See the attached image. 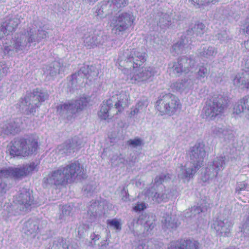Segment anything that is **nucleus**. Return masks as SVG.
<instances>
[{
    "mask_svg": "<svg viewBox=\"0 0 249 249\" xmlns=\"http://www.w3.org/2000/svg\"><path fill=\"white\" fill-rule=\"evenodd\" d=\"M95 68L92 66L84 65L80 70L71 75L72 83L81 82L84 78L90 80L95 79L98 76V72L95 70Z\"/></svg>",
    "mask_w": 249,
    "mask_h": 249,
    "instance_id": "a211bd4d",
    "label": "nucleus"
},
{
    "mask_svg": "<svg viewBox=\"0 0 249 249\" xmlns=\"http://www.w3.org/2000/svg\"><path fill=\"white\" fill-rule=\"evenodd\" d=\"M228 99L227 96L218 95L208 99L203 109L205 115L210 119L222 114L227 108Z\"/></svg>",
    "mask_w": 249,
    "mask_h": 249,
    "instance_id": "20e7f679",
    "label": "nucleus"
},
{
    "mask_svg": "<svg viewBox=\"0 0 249 249\" xmlns=\"http://www.w3.org/2000/svg\"><path fill=\"white\" fill-rule=\"evenodd\" d=\"M199 54L205 57L213 56L216 53V51L214 47L212 46H205L199 51Z\"/></svg>",
    "mask_w": 249,
    "mask_h": 249,
    "instance_id": "4c0bfd02",
    "label": "nucleus"
},
{
    "mask_svg": "<svg viewBox=\"0 0 249 249\" xmlns=\"http://www.w3.org/2000/svg\"><path fill=\"white\" fill-rule=\"evenodd\" d=\"M243 27L244 32L247 35H249V15L245 19L244 23H243Z\"/></svg>",
    "mask_w": 249,
    "mask_h": 249,
    "instance_id": "69168bd1",
    "label": "nucleus"
},
{
    "mask_svg": "<svg viewBox=\"0 0 249 249\" xmlns=\"http://www.w3.org/2000/svg\"><path fill=\"white\" fill-rule=\"evenodd\" d=\"M221 138L223 139L227 143L231 142L233 141L234 134L233 131L231 129L223 127V130Z\"/></svg>",
    "mask_w": 249,
    "mask_h": 249,
    "instance_id": "a19ab883",
    "label": "nucleus"
},
{
    "mask_svg": "<svg viewBox=\"0 0 249 249\" xmlns=\"http://www.w3.org/2000/svg\"><path fill=\"white\" fill-rule=\"evenodd\" d=\"M73 208L70 205H65L62 207L60 219H66L65 216H69L71 213Z\"/></svg>",
    "mask_w": 249,
    "mask_h": 249,
    "instance_id": "de8ad7c7",
    "label": "nucleus"
},
{
    "mask_svg": "<svg viewBox=\"0 0 249 249\" xmlns=\"http://www.w3.org/2000/svg\"><path fill=\"white\" fill-rule=\"evenodd\" d=\"M67 184L68 182L64 173L63 166L52 171L43 179V185L45 188H55Z\"/></svg>",
    "mask_w": 249,
    "mask_h": 249,
    "instance_id": "1a4fd4ad",
    "label": "nucleus"
},
{
    "mask_svg": "<svg viewBox=\"0 0 249 249\" xmlns=\"http://www.w3.org/2000/svg\"><path fill=\"white\" fill-rule=\"evenodd\" d=\"M189 41V36H182L180 39L173 45V51L178 54L183 53L185 50L188 47L189 45L191 44Z\"/></svg>",
    "mask_w": 249,
    "mask_h": 249,
    "instance_id": "7c9ffc66",
    "label": "nucleus"
},
{
    "mask_svg": "<svg viewBox=\"0 0 249 249\" xmlns=\"http://www.w3.org/2000/svg\"><path fill=\"white\" fill-rule=\"evenodd\" d=\"M167 249H200L199 243L195 240H181L171 243Z\"/></svg>",
    "mask_w": 249,
    "mask_h": 249,
    "instance_id": "5701e85b",
    "label": "nucleus"
},
{
    "mask_svg": "<svg viewBox=\"0 0 249 249\" xmlns=\"http://www.w3.org/2000/svg\"><path fill=\"white\" fill-rule=\"evenodd\" d=\"M83 189L84 192L87 195H91V194L94 191L95 187L93 183H92L86 185L84 187Z\"/></svg>",
    "mask_w": 249,
    "mask_h": 249,
    "instance_id": "603ef678",
    "label": "nucleus"
},
{
    "mask_svg": "<svg viewBox=\"0 0 249 249\" xmlns=\"http://www.w3.org/2000/svg\"><path fill=\"white\" fill-rule=\"evenodd\" d=\"M64 71V67L59 61H54L46 67L45 72L47 75L53 77Z\"/></svg>",
    "mask_w": 249,
    "mask_h": 249,
    "instance_id": "cd10ccee",
    "label": "nucleus"
},
{
    "mask_svg": "<svg viewBox=\"0 0 249 249\" xmlns=\"http://www.w3.org/2000/svg\"><path fill=\"white\" fill-rule=\"evenodd\" d=\"M107 224L113 228L116 231H120L122 229L121 224L120 221L115 218L107 220Z\"/></svg>",
    "mask_w": 249,
    "mask_h": 249,
    "instance_id": "49530a36",
    "label": "nucleus"
},
{
    "mask_svg": "<svg viewBox=\"0 0 249 249\" xmlns=\"http://www.w3.org/2000/svg\"><path fill=\"white\" fill-rule=\"evenodd\" d=\"M170 179V175L169 174L162 173L155 178L154 179V184L157 186L159 185L163 182L168 181Z\"/></svg>",
    "mask_w": 249,
    "mask_h": 249,
    "instance_id": "37998d69",
    "label": "nucleus"
},
{
    "mask_svg": "<svg viewBox=\"0 0 249 249\" xmlns=\"http://www.w3.org/2000/svg\"><path fill=\"white\" fill-rule=\"evenodd\" d=\"M171 87L174 91H182L185 89L182 80L180 81L173 83Z\"/></svg>",
    "mask_w": 249,
    "mask_h": 249,
    "instance_id": "8fccbe9b",
    "label": "nucleus"
},
{
    "mask_svg": "<svg viewBox=\"0 0 249 249\" xmlns=\"http://www.w3.org/2000/svg\"><path fill=\"white\" fill-rule=\"evenodd\" d=\"M146 206L143 202L138 203L134 207L133 209L136 212H140L146 209Z\"/></svg>",
    "mask_w": 249,
    "mask_h": 249,
    "instance_id": "052dcab7",
    "label": "nucleus"
},
{
    "mask_svg": "<svg viewBox=\"0 0 249 249\" xmlns=\"http://www.w3.org/2000/svg\"><path fill=\"white\" fill-rule=\"evenodd\" d=\"M88 102V98L81 97L74 101L58 105L57 107V111L62 115L65 114H75L86 107Z\"/></svg>",
    "mask_w": 249,
    "mask_h": 249,
    "instance_id": "9b49d317",
    "label": "nucleus"
},
{
    "mask_svg": "<svg viewBox=\"0 0 249 249\" xmlns=\"http://www.w3.org/2000/svg\"><path fill=\"white\" fill-rule=\"evenodd\" d=\"M249 73L244 70L242 72L237 74L233 79L234 85L237 87L249 89Z\"/></svg>",
    "mask_w": 249,
    "mask_h": 249,
    "instance_id": "bb28decb",
    "label": "nucleus"
},
{
    "mask_svg": "<svg viewBox=\"0 0 249 249\" xmlns=\"http://www.w3.org/2000/svg\"><path fill=\"white\" fill-rule=\"evenodd\" d=\"M216 37L220 41H225L227 39V33L225 31H221L217 34Z\"/></svg>",
    "mask_w": 249,
    "mask_h": 249,
    "instance_id": "bf43d9fd",
    "label": "nucleus"
},
{
    "mask_svg": "<svg viewBox=\"0 0 249 249\" xmlns=\"http://www.w3.org/2000/svg\"><path fill=\"white\" fill-rule=\"evenodd\" d=\"M33 197L29 190L23 188L19 190L18 194L14 197L13 202L19 211L26 212L33 203Z\"/></svg>",
    "mask_w": 249,
    "mask_h": 249,
    "instance_id": "4468645a",
    "label": "nucleus"
},
{
    "mask_svg": "<svg viewBox=\"0 0 249 249\" xmlns=\"http://www.w3.org/2000/svg\"><path fill=\"white\" fill-rule=\"evenodd\" d=\"M119 65L126 69L141 66L146 61V54L138 49H127L121 52L119 56Z\"/></svg>",
    "mask_w": 249,
    "mask_h": 249,
    "instance_id": "7ed1b4c3",
    "label": "nucleus"
},
{
    "mask_svg": "<svg viewBox=\"0 0 249 249\" xmlns=\"http://www.w3.org/2000/svg\"><path fill=\"white\" fill-rule=\"evenodd\" d=\"M48 97L47 92L36 88L21 99L19 106L22 109L25 110L27 114L33 113L36 112V109L40 106V103L44 102Z\"/></svg>",
    "mask_w": 249,
    "mask_h": 249,
    "instance_id": "39448f33",
    "label": "nucleus"
},
{
    "mask_svg": "<svg viewBox=\"0 0 249 249\" xmlns=\"http://www.w3.org/2000/svg\"><path fill=\"white\" fill-rule=\"evenodd\" d=\"M109 7V6H107V1H105L104 3H103L101 6H98L97 9L95 11V15L96 16H99L100 18H102L105 16H106L107 14H109V12H107V10Z\"/></svg>",
    "mask_w": 249,
    "mask_h": 249,
    "instance_id": "c03bdc74",
    "label": "nucleus"
},
{
    "mask_svg": "<svg viewBox=\"0 0 249 249\" xmlns=\"http://www.w3.org/2000/svg\"><path fill=\"white\" fill-rule=\"evenodd\" d=\"M71 247L68 246L66 241L63 238H56L53 243L52 249H71Z\"/></svg>",
    "mask_w": 249,
    "mask_h": 249,
    "instance_id": "ea45409f",
    "label": "nucleus"
},
{
    "mask_svg": "<svg viewBox=\"0 0 249 249\" xmlns=\"http://www.w3.org/2000/svg\"><path fill=\"white\" fill-rule=\"evenodd\" d=\"M234 113L239 114L243 112H249V106L246 97H244L241 99L234 106Z\"/></svg>",
    "mask_w": 249,
    "mask_h": 249,
    "instance_id": "f704fd0d",
    "label": "nucleus"
},
{
    "mask_svg": "<svg viewBox=\"0 0 249 249\" xmlns=\"http://www.w3.org/2000/svg\"><path fill=\"white\" fill-rule=\"evenodd\" d=\"M200 167L195 165V164L190 162L186 163L185 166H181L180 167V171L178 174L179 178L182 179L189 180L192 178L196 171Z\"/></svg>",
    "mask_w": 249,
    "mask_h": 249,
    "instance_id": "b1692460",
    "label": "nucleus"
},
{
    "mask_svg": "<svg viewBox=\"0 0 249 249\" xmlns=\"http://www.w3.org/2000/svg\"><path fill=\"white\" fill-rule=\"evenodd\" d=\"M63 169L68 183L76 182L86 177L80 164L77 161L63 166Z\"/></svg>",
    "mask_w": 249,
    "mask_h": 249,
    "instance_id": "f8f14e48",
    "label": "nucleus"
},
{
    "mask_svg": "<svg viewBox=\"0 0 249 249\" xmlns=\"http://www.w3.org/2000/svg\"><path fill=\"white\" fill-rule=\"evenodd\" d=\"M90 238V245L94 248L97 245V242L100 239V236L99 234L93 232L91 234Z\"/></svg>",
    "mask_w": 249,
    "mask_h": 249,
    "instance_id": "864d4df0",
    "label": "nucleus"
},
{
    "mask_svg": "<svg viewBox=\"0 0 249 249\" xmlns=\"http://www.w3.org/2000/svg\"><path fill=\"white\" fill-rule=\"evenodd\" d=\"M83 38L85 46L90 49L102 45L107 40V36L101 30L90 29L84 34Z\"/></svg>",
    "mask_w": 249,
    "mask_h": 249,
    "instance_id": "ddd939ff",
    "label": "nucleus"
},
{
    "mask_svg": "<svg viewBox=\"0 0 249 249\" xmlns=\"http://www.w3.org/2000/svg\"><path fill=\"white\" fill-rule=\"evenodd\" d=\"M38 146L37 140L33 136L15 139L9 149L11 156H28L34 154Z\"/></svg>",
    "mask_w": 249,
    "mask_h": 249,
    "instance_id": "f03ea898",
    "label": "nucleus"
},
{
    "mask_svg": "<svg viewBox=\"0 0 249 249\" xmlns=\"http://www.w3.org/2000/svg\"><path fill=\"white\" fill-rule=\"evenodd\" d=\"M156 107L161 114L171 115L180 108L181 105L175 95L168 93L160 96L156 102Z\"/></svg>",
    "mask_w": 249,
    "mask_h": 249,
    "instance_id": "423d86ee",
    "label": "nucleus"
},
{
    "mask_svg": "<svg viewBox=\"0 0 249 249\" xmlns=\"http://www.w3.org/2000/svg\"><path fill=\"white\" fill-rule=\"evenodd\" d=\"M107 2L111 11H117L119 8L125 7L128 3L126 0H108Z\"/></svg>",
    "mask_w": 249,
    "mask_h": 249,
    "instance_id": "c9c22d12",
    "label": "nucleus"
},
{
    "mask_svg": "<svg viewBox=\"0 0 249 249\" xmlns=\"http://www.w3.org/2000/svg\"><path fill=\"white\" fill-rule=\"evenodd\" d=\"M134 18L130 13L122 12L111 20L110 26L115 34L119 35L130 27L133 23Z\"/></svg>",
    "mask_w": 249,
    "mask_h": 249,
    "instance_id": "9d476101",
    "label": "nucleus"
},
{
    "mask_svg": "<svg viewBox=\"0 0 249 249\" xmlns=\"http://www.w3.org/2000/svg\"><path fill=\"white\" fill-rule=\"evenodd\" d=\"M244 70L249 73V55L244 58Z\"/></svg>",
    "mask_w": 249,
    "mask_h": 249,
    "instance_id": "774afa93",
    "label": "nucleus"
},
{
    "mask_svg": "<svg viewBox=\"0 0 249 249\" xmlns=\"http://www.w3.org/2000/svg\"><path fill=\"white\" fill-rule=\"evenodd\" d=\"M21 36L19 38L20 40L19 46L22 49L27 48L29 50L32 44L36 45V42H39L41 40L46 39L48 37L47 32L42 29L37 31L35 28H30L24 33H21Z\"/></svg>",
    "mask_w": 249,
    "mask_h": 249,
    "instance_id": "0eeeda50",
    "label": "nucleus"
},
{
    "mask_svg": "<svg viewBox=\"0 0 249 249\" xmlns=\"http://www.w3.org/2000/svg\"><path fill=\"white\" fill-rule=\"evenodd\" d=\"M22 124L20 118L15 119L3 127V132L6 135H15L20 131Z\"/></svg>",
    "mask_w": 249,
    "mask_h": 249,
    "instance_id": "a878e982",
    "label": "nucleus"
},
{
    "mask_svg": "<svg viewBox=\"0 0 249 249\" xmlns=\"http://www.w3.org/2000/svg\"><path fill=\"white\" fill-rule=\"evenodd\" d=\"M108 244L107 243V240L102 241L100 243H97L94 247L95 249H105L107 248Z\"/></svg>",
    "mask_w": 249,
    "mask_h": 249,
    "instance_id": "680f3d73",
    "label": "nucleus"
},
{
    "mask_svg": "<svg viewBox=\"0 0 249 249\" xmlns=\"http://www.w3.org/2000/svg\"><path fill=\"white\" fill-rule=\"evenodd\" d=\"M81 145L80 139L77 137H74L59 145L56 149V152L59 155H70L80 149Z\"/></svg>",
    "mask_w": 249,
    "mask_h": 249,
    "instance_id": "f3484780",
    "label": "nucleus"
},
{
    "mask_svg": "<svg viewBox=\"0 0 249 249\" xmlns=\"http://www.w3.org/2000/svg\"><path fill=\"white\" fill-rule=\"evenodd\" d=\"M210 200L207 197H205L203 199H201L197 206H198L200 210L201 211V213L206 212L210 207Z\"/></svg>",
    "mask_w": 249,
    "mask_h": 249,
    "instance_id": "a18cd8bd",
    "label": "nucleus"
},
{
    "mask_svg": "<svg viewBox=\"0 0 249 249\" xmlns=\"http://www.w3.org/2000/svg\"><path fill=\"white\" fill-rule=\"evenodd\" d=\"M127 144L134 148L141 146L142 144V140L141 138H136L134 139H130L127 142Z\"/></svg>",
    "mask_w": 249,
    "mask_h": 249,
    "instance_id": "09e8293b",
    "label": "nucleus"
},
{
    "mask_svg": "<svg viewBox=\"0 0 249 249\" xmlns=\"http://www.w3.org/2000/svg\"><path fill=\"white\" fill-rule=\"evenodd\" d=\"M38 223L37 220L30 219L26 221L22 229L23 233L29 239L34 238L39 230Z\"/></svg>",
    "mask_w": 249,
    "mask_h": 249,
    "instance_id": "393cba45",
    "label": "nucleus"
},
{
    "mask_svg": "<svg viewBox=\"0 0 249 249\" xmlns=\"http://www.w3.org/2000/svg\"><path fill=\"white\" fill-rule=\"evenodd\" d=\"M170 191L168 189H164L161 192H156L152 197L153 201L157 203L166 202L171 196Z\"/></svg>",
    "mask_w": 249,
    "mask_h": 249,
    "instance_id": "473e14b6",
    "label": "nucleus"
},
{
    "mask_svg": "<svg viewBox=\"0 0 249 249\" xmlns=\"http://www.w3.org/2000/svg\"><path fill=\"white\" fill-rule=\"evenodd\" d=\"M91 205L88 211V214L90 215L91 222L94 221L97 216V207L98 206L99 203L96 201H91Z\"/></svg>",
    "mask_w": 249,
    "mask_h": 249,
    "instance_id": "79ce46f5",
    "label": "nucleus"
},
{
    "mask_svg": "<svg viewBox=\"0 0 249 249\" xmlns=\"http://www.w3.org/2000/svg\"><path fill=\"white\" fill-rule=\"evenodd\" d=\"M206 155V152L204 144L202 142L196 143L190 149L189 157L190 162L201 167L203 166Z\"/></svg>",
    "mask_w": 249,
    "mask_h": 249,
    "instance_id": "dca6fc26",
    "label": "nucleus"
},
{
    "mask_svg": "<svg viewBox=\"0 0 249 249\" xmlns=\"http://www.w3.org/2000/svg\"><path fill=\"white\" fill-rule=\"evenodd\" d=\"M20 18L21 16L19 15H11L6 18L3 23L10 33L15 31L21 22Z\"/></svg>",
    "mask_w": 249,
    "mask_h": 249,
    "instance_id": "c85d7f7f",
    "label": "nucleus"
},
{
    "mask_svg": "<svg viewBox=\"0 0 249 249\" xmlns=\"http://www.w3.org/2000/svg\"><path fill=\"white\" fill-rule=\"evenodd\" d=\"M190 212L191 213V214L188 215V216H190L191 217H196V215L199 214L201 213V211L200 210L198 206H194L192 207L190 210Z\"/></svg>",
    "mask_w": 249,
    "mask_h": 249,
    "instance_id": "6e6d98bb",
    "label": "nucleus"
},
{
    "mask_svg": "<svg viewBox=\"0 0 249 249\" xmlns=\"http://www.w3.org/2000/svg\"><path fill=\"white\" fill-rule=\"evenodd\" d=\"M156 19L158 26L163 30L169 28L171 24V17L167 13H159Z\"/></svg>",
    "mask_w": 249,
    "mask_h": 249,
    "instance_id": "2f4dec72",
    "label": "nucleus"
},
{
    "mask_svg": "<svg viewBox=\"0 0 249 249\" xmlns=\"http://www.w3.org/2000/svg\"><path fill=\"white\" fill-rule=\"evenodd\" d=\"M162 222L164 229L175 230L178 226L176 218L169 215L163 218Z\"/></svg>",
    "mask_w": 249,
    "mask_h": 249,
    "instance_id": "72a5a7b5",
    "label": "nucleus"
},
{
    "mask_svg": "<svg viewBox=\"0 0 249 249\" xmlns=\"http://www.w3.org/2000/svg\"><path fill=\"white\" fill-rule=\"evenodd\" d=\"M10 34L3 22L0 25V39L9 35Z\"/></svg>",
    "mask_w": 249,
    "mask_h": 249,
    "instance_id": "5fc2aeb1",
    "label": "nucleus"
},
{
    "mask_svg": "<svg viewBox=\"0 0 249 249\" xmlns=\"http://www.w3.org/2000/svg\"><path fill=\"white\" fill-rule=\"evenodd\" d=\"M9 68L4 63H0V77L6 75Z\"/></svg>",
    "mask_w": 249,
    "mask_h": 249,
    "instance_id": "13d9d810",
    "label": "nucleus"
},
{
    "mask_svg": "<svg viewBox=\"0 0 249 249\" xmlns=\"http://www.w3.org/2000/svg\"><path fill=\"white\" fill-rule=\"evenodd\" d=\"M206 31V26L202 22H198L189 27L186 31V35L192 36L195 35L197 36H201Z\"/></svg>",
    "mask_w": 249,
    "mask_h": 249,
    "instance_id": "c756f323",
    "label": "nucleus"
},
{
    "mask_svg": "<svg viewBox=\"0 0 249 249\" xmlns=\"http://www.w3.org/2000/svg\"><path fill=\"white\" fill-rule=\"evenodd\" d=\"M36 165L34 162L23 165L20 167H8L0 169V178H19L25 177L35 170Z\"/></svg>",
    "mask_w": 249,
    "mask_h": 249,
    "instance_id": "6e6552de",
    "label": "nucleus"
},
{
    "mask_svg": "<svg viewBox=\"0 0 249 249\" xmlns=\"http://www.w3.org/2000/svg\"><path fill=\"white\" fill-rule=\"evenodd\" d=\"M147 105V102L146 100L139 101L134 107L131 108L130 115L131 116H135L144 111Z\"/></svg>",
    "mask_w": 249,
    "mask_h": 249,
    "instance_id": "e433bc0d",
    "label": "nucleus"
},
{
    "mask_svg": "<svg viewBox=\"0 0 249 249\" xmlns=\"http://www.w3.org/2000/svg\"><path fill=\"white\" fill-rule=\"evenodd\" d=\"M6 188L7 184L2 178H0V193H5L6 191Z\"/></svg>",
    "mask_w": 249,
    "mask_h": 249,
    "instance_id": "0e129e2a",
    "label": "nucleus"
},
{
    "mask_svg": "<svg viewBox=\"0 0 249 249\" xmlns=\"http://www.w3.org/2000/svg\"><path fill=\"white\" fill-rule=\"evenodd\" d=\"M211 227L215 231L217 235L229 236L232 227V223L227 219L222 220L217 219L213 221Z\"/></svg>",
    "mask_w": 249,
    "mask_h": 249,
    "instance_id": "4be33fe9",
    "label": "nucleus"
},
{
    "mask_svg": "<svg viewBox=\"0 0 249 249\" xmlns=\"http://www.w3.org/2000/svg\"><path fill=\"white\" fill-rule=\"evenodd\" d=\"M195 60L191 57L183 56L178 58L177 62L170 63L169 69L176 76H178L182 73H186L189 71V68L194 67Z\"/></svg>",
    "mask_w": 249,
    "mask_h": 249,
    "instance_id": "2eb2a0df",
    "label": "nucleus"
},
{
    "mask_svg": "<svg viewBox=\"0 0 249 249\" xmlns=\"http://www.w3.org/2000/svg\"><path fill=\"white\" fill-rule=\"evenodd\" d=\"M182 80L184 87L185 89H190L192 87L193 82L190 79H184Z\"/></svg>",
    "mask_w": 249,
    "mask_h": 249,
    "instance_id": "e2e57ef3",
    "label": "nucleus"
},
{
    "mask_svg": "<svg viewBox=\"0 0 249 249\" xmlns=\"http://www.w3.org/2000/svg\"><path fill=\"white\" fill-rule=\"evenodd\" d=\"M155 71L152 67L142 68L136 71L131 76L130 82L132 83L139 84L142 82H148L151 80Z\"/></svg>",
    "mask_w": 249,
    "mask_h": 249,
    "instance_id": "6ab92c4d",
    "label": "nucleus"
},
{
    "mask_svg": "<svg viewBox=\"0 0 249 249\" xmlns=\"http://www.w3.org/2000/svg\"><path fill=\"white\" fill-rule=\"evenodd\" d=\"M128 94L123 90H115L112 92L110 98L103 102L99 112L101 119H108L112 110L116 109L118 112L122 111L128 104Z\"/></svg>",
    "mask_w": 249,
    "mask_h": 249,
    "instance_id": "f257e3e1",
    "label": "nucleus"
},
{
    "mask_svg": "<svg viewBox=\"0 0 249 249\" xmlns=\"http://www.w3.org/2000/svg\"><path fill=\"white\" fill-rule=\"evenodd\" d=\"M136 157L135 155H130V157L126 160H123L121 162L123 163L124 164L132 165L136 162Z\"/></svg>",
    "mask_w": 249,
    "mask_h": 249,
    "instance_id": "4d7b16f0",
    "label": "nucleus"
},
{
    "mask_svg": "<svg viewBox=\"0 0 249 249\" xmlns=\"http://www.w3.org/2000/svg\"><path fill=\"white\" fill-rule=\"evenodd\" d=\"M20 36H21V33L16 34L15 35L14 38H13L12 41H11V45H9L5 43V44L3 46L2 49L5 55H12L15 53H23L28 50L27 48L22 49V48L19 46V42L21 41L19 39Z\"/></svg>",
    "mask_w": 249,
    "mask_h": 249,
    "instance_id": "412c9836",
    "label": "nucleus"
},
{
    "mask_svg": "<svg viewBox=\"0 0 249 249\" xmlns=\"http://www.w3.org/2000/svg\"><path fill=\"white\" fill-rule=\"evenodd\" d=\"M223 128L217 126H213L211 128L212 134L214 137L221 138Z\"/></svg>",
    "mask_w": 249,
    "mask_h": 249,
    "instance_id": "3c124183",
    "label": "nucleus"
},
{
    "mask_svg": "<svg viewBox=\"0 0 249 249\" xmlns=\"http://www.w3.org/2000/svg\"><path fill=\"white\" fill-rule=\"evenodd\" d=\"M210 70L209 69H207L204 66H200L196 72V78L197 79L204 82L205 79L208 76Z\"/></svg>",
    "mask_w": 249,
    "mask_h": 249,
    "instance_id": "58836bf2",
    "label": "nucleus"
},
{
    "mask_svg": "<svg viewBox=\"0 0 249 249\" xmlns=\"http://www.w3.org/2000/svg\"><path fill=\"white\" fill-rule=\"evenodd\" d=\"M225 164V157L215 158L206 168V174L208 175V178L216 177L218 172L224 169Z\"/></svg>",
    "mask_w": 249,
    "mask_h": 249,
    "instance_id": "aec40b11",
    "label": "nucleus"
},
{
    "mask_svg": "<svg viewBox=\"0 0 249 249\" xmlns=\"http://www.w3.org/2000/svg\"><path fill=\"white\" fill-rule=\"evenodd\" d=\"M247 186V184L244 182H240L238 184L236 188V191L240 193L241 191L245 190Z\"/></svg>",
    "mask_w": 249,
    "mask_h": 249,
    "instance_id": "338daca9",
    "label": "nucleus"
}]
</instances>
